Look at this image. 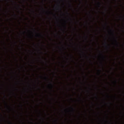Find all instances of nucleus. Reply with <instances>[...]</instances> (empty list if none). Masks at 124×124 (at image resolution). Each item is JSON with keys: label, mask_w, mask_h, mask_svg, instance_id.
I'll use <instances>...</instances> for the list:
<instances>
[{"label": "nucleus", "mask_w": 124, "mask_h": 124, "mask_svg": "<svg viewBox=\"0 0 124 124\" xmlns=\"http://www.w3.org/2000/svg\"><path fill=\"white\" fill-rule=\"evenodd\" d=\"M96 98H97V96H96Z\"/></svg>", "instance_id": "24"}, {"label": "nucleus", "mask_w": 124, "mask_h": 124, "mask_svg": "<svg viewBox=\"0 0 124 124\" xmlns=\"http://www.w3.org/2000/svg\"><path fill=\"white\" fill-rule=\"evenodd\" d=\"M98 5L99 7H100V6L101 5V3H100V2H98Z\"/></svg>", "instance_id": "4"}, {"label": "nucleus", "mask_w": 124, "mask_h": 124, "mask_svg": "<svg viewBox=\"0 0 124 124\" xmlns=\"http://www.w3.org/2000/svg\"><path fill=\"white\" fill-rule=\"evenodd\" d=\"M71 99H72V98H71Z\"/></svg>", "instance_id": "31"}, {"label": "nucleus", "mask_w": 124, "mask_h": 124, "mask_svg": "<svg viewBox=\"0 0 124 124\" xmlns=\"http://www.w3.org/2000/svg\"><path fill=\"white\" fill-rule=\"evenodd\" d=\"M43 10H44V8H43Z\"/></svg>", "instance_id": "22"}, {"label": "nucleus", "mask_w": 124, "mask_h": 124, "mask_svg": "<svg viewBox=\"0 0 124 124\" xmlns=\"http://www.w3.org/2000/svg\"><path fill=\"white\" fill-rule=\"evenodd\" d=\"M59 9H60V10H62V8L60 7V6H59Z\"/></svg>", "instance_id": "9"}, {"label": "nucleus", "mask_w": 124, "mask_h": 124, "mask_svg": "<svg viewBox=\"0 0 124 124\" xmlns=\"http://www.w3.org/2000/svg\"><path fill=\"white\" fill-rule=\"evenodd\" d=\"M67 14L68 15H70V14L69 13H68V12H67Z\"/></svg>", "instance_id": "12"}, {"label": "nucleus", "mask_w": 124, "mask_h": 124, "mask_svg": "<svg viewBox=\"0 0 124 124\" xmlns=\"http://www.w3.org/2000/svg\"><path fill=\"white\" fill-rule=\"evenodd\" d=\"M6 103V105H7V103Z\"/></svg>", "instance_id": "21"}, {"label": "nucleus", "mask_w": 124, "mask_h": 124, "mask_svg": "<svg viewBox=\"0 0 124 124\" xmlns=\"http://www.w3.org/2000/svg\"><path fill=\"white\" fill-rule=\"evenodd\" d=\"M14 16H15V17H16V15L15 14V15H14Z\"/></svg>", "instance_id": "16"}, {"label": "nucleus", "mask_w": 124, "mask_h": 124, "mask_svg": "<svg viewBox=\"0 0 124 124\" xmlns=\"http://www.w3.org/2000/svg\"><path fill=\"white\" fill-rule=\"evenodd\" d=\"M55 123H57V120H56V121H55Z\"/></svg>", "instance_id": "17"}, {"label": "nucleus", "mask_w": 124, "mask_h": 124, "mask_svg": "<svg viewBox=\"0 0 124 124\" xmlns=\"http://www.w3.org/2000/svg\"><path fill=\"white\" fill-rule=\"evenodd\" d=\"M110 31H112V30H110Z\"/></svg>", "instance_id": "19"}, {"label": "nucleus", "mask_w": 124, "mask_h": 124, "mask_svg": "<svg viewBox=\"0 0 124 124\" xmlns=\"http://www.w3.org/2000/svg\"><path fill=\"white\" fill-rule=\"evenodd\" d=\"M72 57H73V55H71V60H72Z\"/></svg>", "instance_id": "10"}, {"label": "nucleus", "mask_w": 124, "mask_h": 124, "mask_svg": "<svg viewBox=\"0 0 124 124\" xmlns=\"http://www.w3.org/2000/svg\"><path fill=\"white\" fill-rule=\"evenodd\" d=\"M91 17H92V15H90Z\"/></svg>", "instance_id": "18"}, {"label": "nucleus", "mask_w": 124, "mask_h": 124, "mask_svg": "<svg viewBox=\"0 0 124 124\" xmlns=\"http://www.w3.org/2000/svg\"><path fill=\"white\" fill-rule=\"evenodd\" d=\"M70 108H71V112H74V110H75V109H74V108H73V107H70Z\"/></svg>", "instance_id": "2"}, {"label": "nucleus", "mask_w": 124, "mask_h": 124, "mask_svg": "<svg viewBox=\"0 0 124 124\" xmlns=\"http://www.w3.org/2000/svg\"><path fill=\"white\" fill-rule=\"evenodd\" d=\"M38 36H42V35L40 34H38Z\"/></svg>", "instance_id": "6"}, {"label": "nucleus", "mask_w": 124, "mask_h": 124, "mask_svg": "<svg viewBox=\"0 0 124 124\" xmlns=\"http://www.w3.org/2000/svg\"><path fill=\"white\" fill-rule=\"evenodd\" d=\"M101 55H102L103 59H104V56L103 55V54H101Z\"/></svg>", "instance_id": "11"}, {"label": "nucleus", "mask_w": 124, "mask_h": 124, "mask_svg": "<svg viewBox=\"0 0 124 124\" xmlns=\"http://www.w3.org/2000/svg\"><path fill=\"white\" fill-rule=\"evenodd\" d=\"M24 32L25 33V32H26L25 31H24Z\"/></svg>", "instance_id": "28"}, {"label": "nucleus", "mask_w": 124, "mask_h": 124, "mask_svg": "<svg viewBox=\"0 0 124 124\" xmlns=\"http://www.w3.org/2000/svg\"><path fill=\"white\" fill-rule=\"evenodd\" d=\"M107 43L105 42V47H106V48H110V46H109V45H108V46L107 45H106Z\"/></svg>", "instance_id": "3"}, {"label": "nucleus", "mask_w": 124, "mask_h": 124, "mask_svg": "<svg viewBox=\"0 0 124 124\" xmlns=\"http://www.w3.org/2000/svg\"><path fill=\"white\" fill-rule=\"evenodd\" d=\"M65 28H66V27L65 26Z\"/></svg>", "instance_id": "30"}, {"label": "nucleus", "mask_w": 124, "mask_h": 124, "mask_svg": "<svg viewBox=\"0 0 124 124\" xmlns=\"http://www.w3.org/2000/svg\"><path fill=\"white\" fill-rule=\"evenodd\" d=\"M50 86H51V88H53V84L50 83Z\"/></svg>", "instance_id": "7"}, {"label": "nucleus", "mask_w": 124, "mask_h": 124, "mask_svg": "<svg viewBox=\"0 0 124 124\" xmlns=\"http://www.w3.org/2000/svg\"><path fill=\"white\" fill-rule=\"evenodd\" d=\"M98 71H99V72H101V70H99Z\"/></svg>", "instance_id": "14"}, {"label": "nucleus", "mask_w": 124, "mask_h": 124, "mask_svg": "<svg viewBox=\"0 0 124 124\" xmlns=\"http://www.w3.org/2000/svg\"><path fill=\"white\" fill-rule=\"evenodd\" d=\"M115 84H117V81H115Z\"/></svg>", "instance_id": "15"}, {"label": "nucleus", "mask_w": 124, "mask_h": 124, "mask_svg": "<svg viewBox=\"0 0 124 124\" xmlns=\"http://www.w3.org/2000/svg\"><path fill=\"white\" fill-rule=\"evenodd\" d=\"M73 40L72 39H71V41H72Z\"/></svg>", "instance_id": "23"}, {"label": "nucleus", "mask_w": 124, "mask_h": 124, "mask_svg": "<svg viewBox=\"0 0 124 124\" xmlns=\"http://www.w3.org/2000/svg\"><path fill=\"white\" fill-rule=\"evenodd\" d=\"M54 16H56V15H55Z\"/></svg>", "instance_id": "27"}, {"label": "nucleus", "mask_w": 124, "mask_h": 124, "mask_svg": "<svg viewBox=\"0 0 124 124\" xmlns=\"http://www.w3.org/2000/svg\"><path fill=\"white\" fill-rule=\"evenodd\" d=\"M113 35H114V33H112Z\"/></svg>", "instance_id": "20"}, {"label": "nucleus", "mask_w": 124, "mask_h": 124, "mask_svg": "<svg viewBox=\"0 0 124 124\" xmlns=\"http://www.w3.org/2000/svg\"><path fill=\"white\" fill-rule=\"evenodd\" d=\"M115 41L116 43L117 46H119V42H118V41H117V39H115Z\"/></svg>", "instance_id": "1"}, {"label": "nucleus", "mask_w": 124, "mask_h": 124, "mask_svg": "<svg viewBox=\"0 0 124 124\" xmlns=\"http://www.w3.org/2000/svg\"><path fill=\"white\" fill-rule=\"evenodd\" d=\"M106 25H107V23H106Z\"/></svg>", "instance_id": "25"}, {"label": "nucleus", "mask_w": 124, "mask_h": 124, "mask_svg": "<svg viewBox=\"0 0 124 124\" xmlns=\"http://www.w3.org/2000/svg\"><path fill=\"white\" fill-rule=\"evenodd\" d=\"M69 6H70V7H72V5H71V3L69 4Z\"/></svg>", "instance_id": "8"}, {"label": "nucleus", "mask_w": 124, "mask_h": 124, "mask_svg": "<svg viewBox=\"0 0 124 124\" xmlns=\"http://www.w3.org/2000/svg\"><path fill=\"white\" fill-rule=\"evenodd\" d=\"M45 79H48V78H47V77H46L45 78Z\"/></svg>", "instance_id": "13"}, {"label": "nucleus", "mask_w": 124, "mask_h": 124, "mask_svg": "<svg viewBox=\"0 0 124 124\" xmlns=\"http://www.w3.org/2000/svg\"><path fill=\"white\" fill-rule=\"evenodd\" d=\"M33 12H34V11H33Z\"/></svg>", "instance_id": "29"}, {"label": "nucleus", "mask_w": 124, "mask_h": 124, "mask_svg": "<svg viewBox=\"0 0 124 124\" xmlns=\"http://www.w3.org/2000/svg\"><path fill=\"white\" fill-rule=\"evenodd\" d=\"M112 31H114V30H112Z\"/></svg>", "instance_id": "26"}, {"label": "nucleus", "mask_w": 124, "mask_h": 124, "mask_svg": "<svg viewBox=\"0 0 124 124\" xmlns=\"http://www.w3.org/2000/svg\"><path fill=\"white\" fill-rule=\"evenodd\" d=\"M69 20H70V21H71L72 23H73V21L72 20V19L71 18L69 17Z\"/></svg>", "instance_id": "5"}]
</instances>
